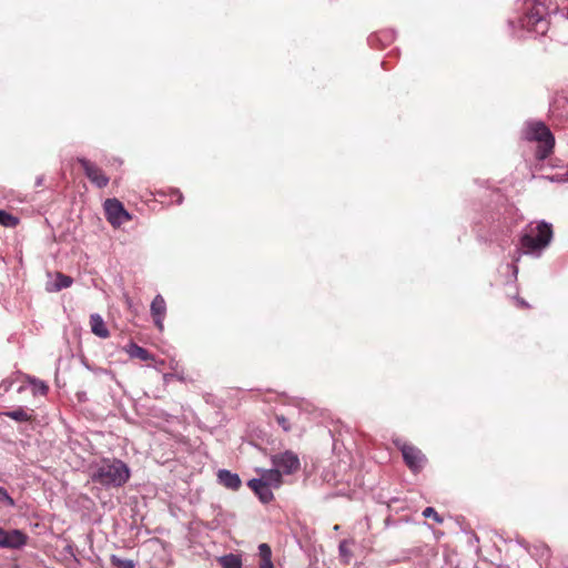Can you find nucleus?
Segmentation results:
<instances>
[{
    "mask_svg": "<svg viewBox=\"0 0 568 568\" xmlns=\"http://www.w3.org/2000/svg\"><path fill=\"white\" fill-rule=\"evenodd\" d=\"M130 468L120 459H104L91 474V480L104 488L122 487L130 479Z\"/></svg>",
    "mask_w": 568,
    "mask_h": 568,
    "instance_id": "f257e3e1",
    "label": "nucleus"
},
{
    "mask_svg": "<svg viewBox=\"0 0 568 568\" xmlns=\"http://www.w3.org/2000/svg\"><path fill=\"white\" fill-rule=\"evenodd\" d=\"M525 141L537 142L535 158L538 161L546 160L554 151L555 136L542 121H527L521 131Z\"/></svg>",
    "mask_w": 568,
    "mask_h": 568,
    "instance_id": "f03ea898",
    "label": "nucleus"
},
{
    "mask_svg": "<svg viewBox=\"0 0 568 568\" xmlns=\"http://www.w3.org/2000/svg\"><path fill=\"white\" fill-rule=\"evenodd\" d=\"M552 240L551 224L540 221L535 226L529 224L520 236L519 243L525 253L544 250Z\"/></svg>",
    "mask_w": 568,
    "mask_h": 568,
    "instance_id": "7ed1b4c3",
    "label": "nucleus"
},
{
    "mask_svg": "<svg viewBox=\"0 0 568 568\" xmlns=\"http://www.w3.org/2000/svg\"><path fill=\"white\" fill-rule=\"evenodd\" d=\"M394 446L402 453L406 467L413 474H419L428 463L427 456L415 445L397 437L393 439Z\"/></svg>",
    "mask_w": 568,
    "mask_h": 568,
    "instance_id": "20e7f679",
    "label": "nucleus"
},
{
    "mask_svg": "<svg viewBox=\"0 0 568 568\" xmlns=\"http://www.w3.org/2000/svg\"><path fill=\"white\" fill-rule=\"evenodd\" d=\"M103 210L106 221L113 227H120L132 220V214L129 213L122 202L115 197L106 199L103 203Z\"/></svg>",
    "mask_w": 568,
    "mask_h": 568,
    "instance_id": "39448f33",
    "label": "nucleus"
},
{
    "mask_svg": "<svg viewBox=\"0 0 568 568\" xmlns=\"http://www.w3.org/2000/svg\"><path fill=\"white\" fill-rule=\"evenodd\" d=\"M29 540V536L20 529H4L0 527V548L19 550L22 549Z\"/></svg>",
    "mask_w": 568,
    "mask_h": 568,
    "instance_id": "423d86ee",
    "label": "nucleus"
},
{
    "mask_svg": "<svg viewBox=\"0 0 568 568\" xmlns=\"http://www.w3.org/2000/svg\"><path fill=\"white\" fill-rule=\"evenodd\" d=\"M78 163L81 165L85 176L94 186L98 189H104L108 186L110 182L109 176L95 163L85 158H78Z\"/></svg>",
    "mask_w": 568,
    "mask_h": 568,
    "instance_id": "0eeeda50",
    "label": "nucleus"
},
{
    "mask_svg": "<svg viewBox=\"0 0 568 568\" xmlns=\"http://www.w3.org/2000/svg\"><path fill=\"white\" fill-rule=\"evenodd\" d=\"M521 28L536 34H545L548 30V20L534 8L520 19Z\"/></svg>",
    "mask_w": 568,
    "mask_h": 568,
    "instance_id": "6e6552de",
    "label": "nucleus"
},
{
    "mask_svg": "<svg viewBox=\"0 0 568 568\" xmlns=\"http://www.w3.org/2000/svg\"><path fill=\"white\" fill-rule=\"evenodd\" d=\"M272 464L281 473L286 475H291L300 468V459L297 455L291 450L272 456Z\"/></svg>",
    "mask_w": 568,
    "mask_h": 568,
    "instance_id": "1a4fd4ad",
    "label": "nucleus"
},
{
    "mask_svg": "<svg viewBox=\"0 0 568 568\" xmlns=\"http://www.w3.org/2000/svg\"><path fill=\"white\" fill-rule=\"evenodd\" d=\"M568 94L564 92L556 93L549 108L550 118L556 121L558 118L567 116Z\"/></svg>",
    "mask_w": 568,
    "mask_h": 568,
    "instance_id": "9d476101",
    "label": "nucleus"
},
{
    "mask_svg": "<svg viewBox=\"0 0 568 568\" xmlns=\"http://www.w3.org/2000/svg\"><path fill=\"white\" fill-rule=\"evenodd\" d=\"M150 310H151V315H152L155 326L160 331H163V327H164L163 321H164L165 313H166V303L162 295L158 294L153 298Z\"/></svg>",
    "mask_w": 568,
    "mask_h": 568,
    "instance_id": "9b49d317",
    "label": "nucleus"
},
{
    "mask_svg": "<svg viewBox=\"0 0 568 568\" xmlns=\"http://www.w3.org/2000/svg\"><path fill=\"white\" fill-rule=\"evenodd\" d=\"M395 38L396 33L393 30H381L368 37V43L372 48L384 49L392 44Z\"/></svg>",
    "mask_w": 568,
    "mask_h": 568,
    "instance_id": "f8f14e48",
    "label": "nucleus"
},
{
    "mask_svg": "<svg viewBox=\"0 0 568 568\" xmlns=\"http://www.w3.org/2000/svg\"><path fill=\"white\" fill-rule=\"evenodd\" d=\"M247 485L263 504H268L274 499L272 489L267 487V483L264 480L252 478L248 480Z\"/></svg>",
    "mask_w": 568,
    "mask_h": 568,
    "instance_id": "ddd939ff",
    "label": "nucleus"
},
{
    "mask_svg": "<svg viewBox=\"0 0 568 568\" xmlns=\"http://www.w3.org/2000/svg\"><path fill=\"white\" fill-rule=\"evenodd\" d=\"M156 200L161 203L165 204H178L180 205L183 202V194L179 189L168 187L161 189L155 192Z\"/></svg>",
    "mask_w": 568,
    "mask_h": 568,
    "instance_id": "4468645a",
    "label": "nucleus"
},
{
    "mask_svg": "<svg viewBox=\"0 0 568 568\" xmlns=\"http://www.w3.org/2000/svg\"><path fill=\"white\" fill-rule=\"evenodd\" d=\"M217 480L221 485L232 490H237L242 485L240 476L227 469H220L217 471Z\"/></svg>",
    "mask_w": 568,
    "mask_h": 568,
    "instance_id": "2eb2a0df",
    "label": "nucleus"
},
{
    "mask_svg": "<svg viewBox=\"0 0 568 568\" xmlns=\"http://www.w3.org/2000/svg\"><path fill=\"white\" fill-rule=\"evenodd\" d=\"M90 327L91 332L100 338H108L110 336V332L103 317L98 313L90 315Z\"/></svg>",
    "mask_w": 568,
    "mask_h": 568,
    "instance_id": "dca6fc26",
    "label": "nucleus"
},
{
    "mask_svg": "<svg viewBox=\"0 0 568 568\" xmlns=\"http://www.w3.org/2000/svg\"><path fill=\"white\" fill-rule=\"evenodd\" d=\"M124 349L131 358H139L143 362L154 359V356L146 348L138 345L134 342H130Z\"/></svg>",
    "mask_w": 568,
    "mask_h": 568,
    "instance_id": "f3484780",
    "label": "nucleus"
},
{
    "mask_svg": "<svg viewBox=\"0 0 568 568\" xmlns=\"http://www.w3.org/2000/svg\"><path fill=\"white\" fill-rule=\"evenodd\" d=\"M26 381L31 386L33 396L41 395L45 396L49 392V386L44 381H41L34 376L26 375Z\"/></svg>",
    "mask_w": 568,
    "mask_h": 568,
    "instance_id": "a211bd4d",
    "label": "nucleus"
},
{
    "mask_svg": "<svg viewBox=\"0 0 568 568\" xmlns=\"http://www.w3.org/2000/svg\"><path fill=\"white\" fill-rule=\"evenodd\" d=\"M267 483L268 488H277L282 484V473L277 468L265 470L260 478Z\"/></svg>",
    "mask_w": 568,
    "mask_h": 568,
    "instance_id": "6ab92c4d",
    "label": "nucleus"
},
{
    "mask_svg": "<svg viewBox=\"0 0 568 568\" xmlns=\"http://www.w3.org/2000/svg\"><path fill=\"white\" fill-rule=\"evenodd\" d=\"M3 415L20 423L30 422L32 419V410L29 412L23 407H18L17 409L4 412Z\"/></svg>",
    "mask_w": 568,
    "mask_h": 568,
    "instance_id": "aec40b11",
    "label": "nucleus"
},
{
    "mask_svg": "<svg viewBox=\"0 0 568 568\" xmlns=\"http://www.w3.org/2000/svg\"><path fill=\"white\" fill-rule=\"evenodd\" d=\"M222 568H242V558L240 555L227 554L219 558Z\"/></svg>",
    "mask_w": 568,
    "mask_h": 568,
    "instance_id": "412c9836",
    "label": "nucleus"
},
{
    "mask_svg": "<svg viewBox=\"0 0 568 568\" xmlns=\"http://www.w3.org/2000/svg\"><path fill=\"white\" fill-rule=\"evenodd\" d=\"M73 278L69 275L58 272L53 282V287L50 291L59 292L72 285Z\"/></svg>",
    "mask_w": 568,
    "mask_h": 568,
    "instance_id": "4be33fe9",
    "label": "nucleus"
},
{
    "mask_svg": "<svg viewBox=\"0 0 568 568\" xmlns=\"http://www.w3.org/2000/svg\"><path fill=\"white\" fill-rule=\"evenodd\" d=\"M19 223V217L12 215L11 213L4 210H0V225L4 227H16Z\"/></svg>",
    "mask_w": 568,
    "mask_h": 568,
    "instance_id": "5701e85b",
    "label": "nucleus"
},
{
    "mask_svg": "<svg viewBox=\"0 0 568 568\" xmlns=\"http://www.w3.org/2000/svg\"><path fill=\"white\" fill-rule=\"evenodd\" d=\"M110 561H111L112 566H114L116 568H134L135 567V562L132 559H123V558L118 557L116 555H112L110 557Z\"/></svg>",
    "mask_w": 568,
    "mask_h": 568,
    "instance_id": "b1692460",
    "label": "nucleus"
},
{
    "mask_svg": "<svg viewBox=\"0 0 568 568\" xmlns=\"http://www.w3.org/2000/svg\"><path fill=\"white\" fill-rule=\"evenodd\" d=\"M0 504L8 506V507L16 506L14 499L9 495L8 490L1 486H0Z\"/></svg>",
    "mask_w": 568,
    "mask_h": 568,
    "instance_id": "393cba45",
    "label": "nucleus"
},
{
    "mask_svg": "<svg viewBox=\"0 0 568 568\" xmlns=\"http://www.w3.org/2000/svg\"><path fill=\"white\" fill-rule=\"evenodd\" d=\"M347 540H342L338 546L339 556L344 559L345 562L349 561V558L352 557V552L348 547Z\"/></svg>",
    "mask_w": 568,
    "mask_h": 568,
    "instance_id": "a878e982",
    "label": "nucleus"
},
{
    "mask_svg": "<svg viewBox=\"0 0 568 568\" xmlns=\"http://www.w3.org/2000/svg\"><path fill=\"white\" fill-rule=\"evenodd\" d=\"M275 422L285 433H288L292 429L290 419L282 414L275 415Z\"/></svg>",
    "mask_w": 568,
    "mask_h": 568,
    "instance_id": "bb28decb",
    "label": "nucleus"
},
{
    "mask_svg": "<svg viewBox=\"0 0 568 568\" xmlns=\"http://www.w3.org/2000/svg\"><path fill=\"white\" fill-rule=\"evenodd\" d=\"M423 516L425 518H433L437 524H442L444 521L443 517L438 515V513L433 507H426L423 510Z\"/></svg>",
    "mask_w": 568,
    "mask_h": 568,
    "instance_id": "cd10ccee",
    "label": "nucleus"
},
{
    "mask_svg": "<svg viewBox=\"0 0 568 568\" xmlns=\"http://www.w3.org/2000/svg\"><path fill=\"white\" fill-rule=\"evenodd\" d=\"M258 555L261 560L272 559V549L267 544H261L258 546Z\"/></svg>",
    "mask_w": 568,
    "mask_h": 568,
    "instance_id": "c85d7f7f",
    "label": "nucleus"
},
{
    "mask_svg": "<svg viewBox=\"0 0 568 568\" xmlns=\"http://www.w3.org/2000/svg\"><path fill=\"white\" fill-rule=\"evenodd\" d=\"M514 300H515V302H516V305H517L518 307H520V308L526 310V308H529V307H530V305H529V304H528L524 298H521V297H520V296H518V295L514 296Z\"/></svg>",
    "mask_w": 568,
    "mask_h": 568,
    "instance_id": "c756f323",
    "label": "nucleus"
},
{
    "mask_svg": "<svg viewBox=\"0 0 568 568\" xmlns=\"http://www.w3.org/2000/svg\"><path fill=\"white\" fill-rule=\"evenodd\" d=\"M12 386V381L10 379H3L0 383V392L8 393Z\"/></svg>",
    "mask_w": 568,
    "mask_h": 568,
    "instance_id": "7c9ffc66",
    "label": "nucleus"
},
{
    "mask_svg": "<svg viewBox=\"0 0 568 568\" xmlns=\"http://www.w3.org/2000/svg\"><path fill=\"white\" fill-rule=\"evenodd\" d=\"M556 122H558V124H560L562 128L568 129V110H567V116L558 118L556 120Z\"/></svg>",
    "mask_w": 568,
    "mask_h": 568,
    "instance_id": "2f4dec72",
    "label": "nucleus"
},
{
    "mask_svg": "<svg viewBox=\"0 0 568 568\" xmlns=\"http://www.w3.org/2000/svg\"><path fill=\"white\" fill-rule=\"evenodd\" d=\"M556 122H558V124H560L562 128L568 129V110H567V116L558 118L556 120Z\"/></svg>",
    "mask_w": 568,
    "mask_h": 568,
    "instance_id": "473e14b6",
    "label": "nucleus"
},
{
    "mask_svg": "<svg viewBox=\"0 0 568 568\" xmlns=\"http://www.w3.org/2000/svg\"><path fill=\"white\" fill-rule=\"evenodd\" d=\"M260 568H274L272 559L261 560Z\"/></svg>",
    "mask_w": 568,
    "mask_h": 568,
    "instance_id": "72a5a7b5",
    "label": "nucleus"
},
{
    "mask_svg": "<svg viewBox=\"0 0 568 568\" xmlns=\"http://www.w3.org/2000/svg\"><path fill=\"white\" fill-rule=\"evenodd\" d=\"M509 267L511 268L514 281H517L518 276V266L516 264H510Z\"/></svg>",
    "mask_w": 568,
    "mask_h": 568,
    "instance_id": "f704fd0d",
    "label": "nucleus"
},
{
    "mask_svg": "<svg viewBox=\"0 0 568 568\" xmlns=\"http://www.w3.org/2000/svg\"><path fill=\"white\" fill-rule=\"evenodd\" d=\"M43 181H44V178L42 175L38 176L36 180V186H41L43 184Z\"/></svg>",
    "mask_w": 568,
    "mask_h": 568,
    "instance_id": "c9c22d12",
    "label": "nucleus"
},
{
    "mask_svg": "<svg viewBox=\"0 0 568 568\" xmlns=\"http://www.w3.org/2000/svg\"><path fill=\"white\" fill-rule=\"evenodd\" d=\"M22 392H24V386H20V387L18 388V393H22Z\"/></svg>",
    "mask_w": 568,
    "mask_h": 568,
    "instance_id": "e433bc0d",
    "label": "nucleus"
}]
</instances>
